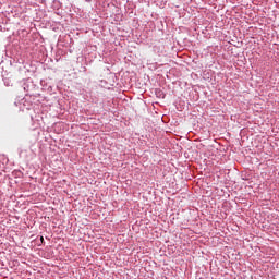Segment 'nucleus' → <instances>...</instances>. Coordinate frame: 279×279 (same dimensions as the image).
Wrapping results in <instances>:
<instances>
[{"instance_id": "nucleus-1", "label": "nucleus", "mask_w": 279, "mask_h": 279, "mask_svg": "<svg viewBox=\"0 0 279 279\" xmlns=\"http://www.w3.org/2000/svg\"><path fill=\"white\" fill-rule=\"evenodd\" d=\"M40 241H45V239L41 236V238H40Z\"/></svg>"}]
</instances>
